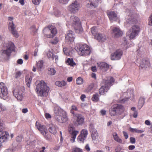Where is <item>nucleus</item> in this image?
Here are the masks:
<instances>
[{"label":"nucleus","mask_w":152,"mask_h":152,"mask_svg":"<svg viewBox=\"0 0 152 152\" xmlns=\"http://www.w3.org/2000/svg\"><path fill=\"white\" fill-rule=\"evenodd\" d=\"M54 113L56 120L60 123H65L68 120L66 112L60 108H55Z\"/></svg>","instance_id":"obj_1"},{"label":"nucleus","mask_w":152,"mask_h":152,"mask_svg":"<svg viewBox=\"0 0 152 152\" xmlns=\"http://www.w3.org/2000/svg\"><path fill=\"white\" fill-rule=\"evenodd\" d=\"M36 91L38 96L46 97L48 95L49 88L44 81L41 80L37 85Z\"/></svg>","instance_id":"obj_2"},{"label":"nucleus","mask_w":152,"mask_h":152,"mask_svg":"<svg viewBox=\"0 0 152 152\" xmlns=\"http://www.w3.org/2000/svg\"><path fill=\"white\" fill-rule=\"evenodd\" d=\"M114 78L111 77H109L106 79H103V83H104L105 86H102L99 89V93L101 95L105 94L109 89V87L112 85V83L114 82Z\"/></svg>","instance_id":"obj_3"},{"label":"nucleus","mask_w":152,"mask_h":152,"mask_svg":"<svg viewBox=\"0 0 152 152\" xmlns=\"http://www.w3.org/2000/svg\"><path fill=\"white\" fill-rule=\"evenodd\" d=\"M125 109L124 107L122 105L115 104L109 110V114L111 116L121 115L124 112Z\"/></svg>","instance_id":"obj_4"},{"label":"nucleus","mask_w":152,"mask_h":152,"mask_svg":"<svg viewBox=\"0 0 152 152\" xmlns=\"http://www.w3.org/2000/svg\"><path fill=\"white\" fill-rule=\"evenodd\" d=\"M5 129V125L0 118V142H1L7 141L10 137L9 134L8 132H2Z\"/></svg>","instance_id":"obj_5"},{"label":"nucleus","mask_w":152,"mask_h":152,"mask_svg":"<svg viewBox=\"0 0 152 152\" xmlns=\"http://www.w3.org/2000/svg\"><path fill=\"white\" fill-rule=\"evenodd\" d=\"M70 19L72 26L74 28L75 32L77 33H81L83 31V29L79 18L76 16H72L71 17Z\"/></svg>","instance_id":"obj_6"},{"label":"nucleus","mask_w":152,"mask_h":152,"mask_svg":"<svg viewBox=\"0 0 152 152\" xmlns=\"http://www.w3.org/2000/svg\"><path fill=\"white\" fill-rule=\"evenodd\" d=\"M77 49L80 52V55L82 56L89 55L91 52L90 47L86 44H80L77 47Z\"/></svg>","instance_id":"obj_7"},{"label":"nucleus","mask_w":152,"mask_h":152,"mask_svg":"<svg viewBox=\"0 0 152 152\" xmlns=\"http://www.w3.org/2000/svg\"><path fill=\"white\" fill-rule=\"evenodd\" d=\"M24 89L21 87H17L13 88V95L18 100L22 101L23 98Z\"/></svg>","instance_id":"obj_8"},{"label":"nucleus","mask_w":152,"mask_h":152,"mask_svg":"<svg viewBox=\"0 0 152 152\" xmlns=\"http://www.w3.org/2000/svg\"><path fill=\"white\" fill-rule=\"evenodd\" d=\"M6 49L2 50V54H4L8 56H10L11 53L14 51L15 49V47L14 44L12 42H9L6 44Z\"/></svg>","instance_id":"obj_9"},{"label":"nucleus","mask_w":152,"mask_h":152,"mask_svg":"<svg viewBox=\"0 0 152 152\" xmlns=\"http://www.w3.org/2000/svg\"><path fill=\"white\" fill-rule=\"evenodd\" d=\"M68 130L70 135V141L72 142H75L77 135L79 133V131L76 130L75 127L72 125L69 126Z\"/></svg>","instance_id":"obj_10"},{"label":"nucleus","mask_w":152,"mask_h":152,"mask_svg":"<svg viewBox=\"0 0 152 152\" xmlns=\"http://www.w3.org/2000/svg\"><path fill=\"white\" fill-rule=\"evenodd\" d=\"M140 30V28L138 25H134L133 26L129 31L130 33L129 36L130 39H133L137 36Z\"/></svg>","instance_id":"obj_11"},{"label":"nucleus","mask_w":152,"mask_h":152,"mask_svg":"<svg viewBox=\"0 0 152 152\" xmlns=\"http://www.w3.org/2000/svg\"><path fill=\"white\" fill-rule=\"evenodd\" d=\"M140 30V28L138 25H134L133 26L129 31L130 33L129 36L130 39H133L137 36Z\"/></svg>","instance_id":"obj_12"},{"label":"nucleus","mask_w":152,"mask_h":152,"mask_svg":"<svg viewBox=\"0 0 152 152\" xmlns=\"http://www.w3.org/2000/svg\"><path fill=\"white\" fill-rule=\"evenodd\" d=\"M79 3L75 0L68 7V10L71 13H75L78 12L80 8Z\"/></svg>","instance_id":"obj_13"},{"label":"nucleus","mask_w":152,"mask_h":152,"mask_svg":"<svg viewBox=\"0 0 152 152\" xmlns=\"http://www.w3.org/2000/svg\"><path fill=\"white\" fill-rule=\"evenodd\" d=\"M123 52L121 49L117 50L114 52L112 53L110 56L112 60H120L122 56Z\"/></svg>","instance_id":"obj_14"},{"label":"nucleus","mask_w":152,"mask_h":152,"mask_svg":"<svg viewBox=\"0 0 152 152\" xmlns=\"http://www.w3.org/2000/svg\"><path fill=\"white\" fill-rule=\"evenodd\" d=\"M0 91L1 93L0 94V96L4 99L7 97L8 91L7 87L5 86L4 84L2 82L0 83Z\"/></svg>","instance_id":"obj_15"},{"label":"nucleus","mask_w":152,"mask_h":152,"mask_svg":"<svg viewBox=\"0 0 152 152\" xmlns=\"http://www.w3.org/2000/svg\"><path fill=\"white\" fill-rule=\"evenodd\" d=\"M88 134V131L87 129H83L80 131V133L78 136V140L81 142H83L86 139Z\"/></svg>","instance_id":"obj_16"},{"label":"nucleus","mask_w":152,"mask_h":152,"mask_svg":"<svg viewBox=\"0 0 152 152\" xmlns=\"http://www.w3.org/2000/svg\"><path fill=\"white\" fill-rule=\"evenodd\" d=\"M107 15L110 20L112 22L117 21L118 19L117 14L113 11H108L107 12Z\"/></svg>","instance_id":"obj_17"},{"label":"nucleus","mask_w":152,"mask_h":152,"mask_svg":"<svg viewBox=\"0 0 152 152\" xmlns=\"http://www.w3.org/2000/svg\"><path fill=\"white\" fill-rule=\"evenodd\" d=\"M15 28L12 21H11L9 23L8 26V29L11 31L12 34L14 36L18 38V34L17 31L15 29Z\"/></svg>","instance_id":"obj_18"},{"label":"nucleus","mask_w":152,"mask_h":152,"mask_svg":"<svg viewBox=\"0 0 152 152\" xmlns=\"http://www.w3.org/2000/svg\"><path fill=\"white\" fill-rule=\"evenodd\" d=\"M97 64L98 67L103 72L108 70L109 68V65L105 62L99 63Z\"/></svg>","instance_id":"obj_19"},{"label":"nucleus","mask_w":152,"mask_h":152,"mask_svg":"<svg viewBox=\"0 0 152 152\" xmlns=\"http://www.w3.org/2000/svg\"><path fill=\"white\" fill-rule=\"evenodd\" d=\"M112 31L114 34L115 37L118 38L122 35V32L118 27H113L112 28Z\"/></svg>","instance_id":"obj_20"},{"label":"nucleus","mask_w":152,"mask_h":152,"mask_svg":"<svg viewBox=\"0 0 152 152\" xmlns=\"http://www.w3.org/2000/svg\"><path fill=\"white\" fill-rule=\"evenodd\" d=\"M77 119L74 123L75 125H82L84 122V119L83 116L80 114H78L76 116Z\"/></svg>","instance_id":"obj_21"},{"label":"nucleus","mask_w":152,"mask_h":152,"mask_svg":"<svg viewBox=\"0 0 152 152\" xmlns=\"http://www.w3.org/2000/svg\"><path fill=\"white\" fill-rule=\"evenodd\" d=\"M36 126L39 130L43 135H44V133L47 131L46 126H45L42 125L37 122L36 123Z\"/></svg>","instance_id":"obj_22"},{"label":"nucleus","mask_w":152,"mask_h":152,"mask_svg":"<svg viewBox=\"0 0 152 152\" xmlns=\"http://www.w3.org/2000/svg\"><path fill=\"white\" fill-rule=\"evenodd\" d=\"M150 65L149 59L148 58H143L140 63V66L142 68H147Z\"/></svg>","instance_id":"obj_23"},{"label":"nucleus","mask_w":152,"mask_h":152,"mask_svg":"<svg viewBox=\"0 0 152 152\" xmlns=\"http://www.w3.org/2000/svg\"><path fill=\"white\" fill-rule=\"evenodd\" d=\"M57 130L58 127L56 125L53 124L49 125L48 130L49 132L51 134H56L57 133Z\"/></svg>","instance_id":"obj_24"},{"label":"nucleus","mask_w":152,"mask_h":152,"mask_svg":"<svg viewBox=\"0 0 152 152\" xmlns=\"http://www.w3.org/2000/svg\"><path fill=\"white\" fill-rule=\"evenodd\" d=\"M99 42H104L106 40V36L102 34L98 33L94 37Z\"/></svg>","instance_id":"obj_25"},{"label":"nucleus","mask_w":152,"mask_h":152,"mask_svg":"<svg viewBox=\"0 0 152 152\" xmlns=\"http://www.w3.org/2000/svg\"><path fill=\"white\" fill-rule=\"evenodd\" d=\"M66 39L69 41H73L75 38L74 37L73 32L71 30H69L65 36Z\"/></svg>","instance_id":"obj_26"},{"label":"nucleus","mask_w":152,"mask_h":152,"mask_svg":"<svg viewBox=\"0 0 152 152\" xmlns=\"http://www.w3.org/2000/svg\"><path fill=\"white\" fill-rule=\"evenodd\" d=\"M43 32L45 36L48 38H51L53 37V35L50 34V31L48 26L45 28L43 30Z\"/></svg>","instance_id":"obj_27"},{"label":"nucleus","mask_w":152,"mask_h":152,"mask_svg":"<svg viewBox=\"0 0 152 152\" xmlns=\"http://www.w3.org/2000/svg\"><path fill=\"white\" fill-rule=\"evenodd\" d=\"M99 1L98 0H95L92 2L91 1L89 3H88L87 4V7L89 8H95L96 7Z\"/></svg>","instance_id":"obj_28"},{"label":"nucleus","mask_w":152,"mask_h":152,"mask_svg":"<svg viewBox=\"0 0 152 152\" xmlns=\"http://www.w3.org/2000/svg\"><path fill=\"white\" fill-rule=\"evenodd\" d=\"M90 131L91 133V135L93 140H95L98 137V133L96 129H91Z\"/></svg>","instance_id":"obj_29"},{"label":"nucleus","mask_w":152,"mask_h":152,"mask_svg":"<svg viewBox=\"0 0 152 152\" xmlns=\"http://www.w3.org/2000/svg\"><path fill=\"white\" fill-rule=\"evenodd\" d=\"M44 62L43 61L40 60L36 64V66L38 71H41L42 69L43 68Z\"/></svg>","instance_id":"obj_30"},{"label":"nucleus","mask_w":152,"mask_h":152,"mask_svg":"<svg viewBox=\"0 0 152 152\" xmlns=\"http://www.w3.org/2000/svg\"><path fill=\"white\" fill-rule=\"evenodd\" d=\"M48 27L49 28L50 31V34L51 33V35H53V37L54 35L56 34L57 31L56 29L54 26H49Z\"/></svg>","instance_id":"obj_31"},{"label":"nucleus","mask_w":152,"mask_h":152,"mask_svg":"<svg viewBox=\"0 0 152 152\" xmlns=\"http://www.w3.org/2000/svg\"><path fill=\"white\" fill-rule=\"evenodd\" d=\"M32 80L31 77L29 75H27L25 77V81L28 87L30 86L31 82Z\"/></svg>","instance_id":"obj_32"},{"label":"nucleus","mask_w":152,"mask_h":152,"mask_svg":"<svg viewBox=\"0 0 152 152\" xmlns=\"http://www.w3.org/2000/svg\"><path fill=\"white\" fill-rule=\"evenodd\" d=\"M113 135L114 139L115 141L119 143H121L122 142V140L119 138L116 133H113Z\"/></svg>","instance_id":"obj_33"},{"label":"nucleus","mask_w":152,"mask_h":152,"mask_svg":"<svg viewBox=\"0 0 152 152\" xmlns=\"http://www.w3.org/2000/svg\"><path fill=\"white\" fill-rule=\"evenodd\" d=\"M55 84L56 86L59 87H62L63 86H66V83L64 80L61 81H57L56 82Z\"/></svg>","instance_id":"obj_34"},{"label":"nucleus","mask_w":152,"mask_h":152,"mask_svg":"<svg viewBox=\"0 0 152 152\" xmlns=\"http://www.w3.org/2000/svg\"><path fill=\"white\" fill-rule=\"evenodd\" d=\"M145 102V99L143 98H140L139 101L138 107L140 109L143 106Z\"/></svg>","instance_id":"obj_35"},{"label":"nucleus","mask_w":152,"mask_h":152,"mask_svg":"<svg viewBox=\"0 0 152 152\" xmlns=\"http://www.w3.org/2000/svg\"><path fill=\"white\" fill-rule=\"evenodd\" d=\"M91 31L94 37L98 33H97V28L95 26H94L91 28Z\"/></svg>","instance_id":"obj_36"},{"label":"nucleus","mask_w":152,"mask_h":152,"mask_svg":"<svg viewBox=\"0 0 152 152\" xmlns=\"http://www.w3.org/2000/svg\"><path fill=\"white\" fill-rule=\"evenodd\" d=\"M47 56L50 59L53 60L54 58V55L53 53L50 51L48 52L47 54Z\"/></svg>","instance_id":"obj_37"},{"label":"nucleus","mask_w":152,"mask_h":152,"mask_svg":"<svg viewBox=\"0 0 152 152\" xmlns=\"http://www.w3.org/2000/svg\"><path fill=\"white\" fill-rule=\"evenodd\" d=\"M43 135L44 136L45 138L48 140H50L51 139V136L48 133L47 131L44 133V135Z\"/></svg>","instance_id":"obj_38"},{"label":"nucleus","mask_w":152,"mask_h":152,"mask_svg":"<svg viewBox=\"0 0 152 152\" xmlns=\"http://www.w3.org/2000/svg\"><path fill=\"white\" fill-rule=\"evenodd\" d=\"M56 72V71L53 68H50L48 69V74L51 75H54Z\"/></svg>","instance_id":"obj_39"},{"label":"nucleus","mask_w":152,"mask_h":152,"mask_svg":"<svg viewBox=\"0 0 152 152\" xmlns=\"http://www.w3.org/2000/svg\"><path fill=\"white\" fill-rule=\"evenodd\" d=\"M54 14L56 17H59L63 15V12L59 10H56L54 11Z\"/></svg>","instance_id":"obj_40"},{"label":"nucleus","mask_w":152,"mask_h":152,"mask_svg":"<svg viewBox=\"0 0 152 152\" xmlns=\"http://www.w3.org/2000/svg\"><path fill=\"white\" fill-rule=\"evenodd\" d=\"M94 86V83H91L88 86L87 88L86 89V91L87 92H89L91 91L93 89Z\"/></svg>","instance_id":"obj_41"},{"label":"nucleus","mask_w":152,"mask_h":152,"mask_svg":"<svg viewBox=\"0 0 152 152\" xmlns=\"http://www.w3.org/2000/svg\"><path fill=\"white\" fill-rule=\"evenodd\" d=\"M92 100L93 101L97 102L99 100V94L98 93H96L93 95V97L92 98Z\"/></svg>","instance_id":"obj_42"},{"label":"nucleus","mask_w":152,"mask_h":152,"mask_svg":"<svg viewBox=\"0 0 152 152\" xmlns=\"http://www.w3.org/2000/svg\"><path fill=\"white\" fill-rule=\"evenodd\" d=\"M67 63H68V64L71 66H73L74 65H75V64L74 62L73 59H70L68 58L66 61Z\"/></svg>","instance_id":"obj_43"},{"label":"nucleus","mask_w":152,"mask_h":152,"mask_svg":"<svg viewBox=\"0 0 152 152\" xmlns=\"http://www.w3.org/2000/svg\"><path fill=\"white\" fill-rule=\"evenodd\" d=\"M76 83L78 85H81L83 83V80L81 77H78L76 80Z\"/></svg>","instance_id":"obj_44"},{"label":"nucleus","mask_w":152,"mask_h":152,"mask_svg":"<svg viewBox=\"0 0 152 152\" xmlns=\"http://www.w3.org/2000/svg\"><path fill=\"white\" fill-rule=\"evenodd\" d=\"M64 52L66 56H69L70 55V50L67 48H64Z\"/></svg>","instance_id":"obj_45"},{"label":"nucleus","mask_w":152,"mask_h":152,"mask_svg":"<svg viewBox=\"0 0 152 152\" xmlns=\"http://www.w3.org/2000/svg\"><path fill=\"white\" fill-rule=\"evenodd\" d=\"M22 72L20 71H18L15 73V77L16 78H18L21 75Z\"/></svg>","instance_id":"obj_46"},{"label":"nucleus","mask_w":152,"mask_h":152,"mask_svg":"<svg viewBox=\"0 0 152 152\" xmlns=\"http://www.w3.org/2000/svg\"><path fill=\"white\" fill-rule=\"evenodd\" d=\"M72 152H83L82 150L80 148H74L72 151Z\"/></svg>","instance_id":"obj_47"},{"label":"nucleus","mask_w":152,"mask_h":152,"mask_svg":"<svg viewBox=\"0 0 152 152\" xmlns=\"http://www.w3.org/2000/svg\"><path fill=\"white\" fill-rule=\"evenodd\" d=\"M59 3L64 4H67L70 0H57Z\"/></svg>","instance_id":"obj_48"},{"label":"nucleus","mask_w":152,"mask_h":152,"mask_svg":"<svg viewBox=\"0 0 152 152\" xmlns=\"http://www.w3.org/2000/svg\"><path fill=\"white\" fill-rule=\"evenodd\" d=\"M58 42V39L57 37H55L54 39L50 42V43L53 44H56Z\"/></svg>","instance_id":"obj_49"},{"label":"nucleus","mask_w":152,"mask_h":152,"mask_svg":"<svg viewBox=\"0 0 152 152\" xmlns=\"http://www.w3.org/2000/svg\"><path fill=\"white\" fill-rule=\"evenodd\" d=\"M40 1V0H32L33 3L35 5H38Z\"/></svg>","instance_id":"obj_50"},{"label":"nucleus","mask_w":152,"mask_h":152,"mask_svg":"<svg viewBox=\"0 0 152 152\" xmlns=\"http://www.w3.org/2000/svg\"><path fill=\"white\" fill-rule=\"evenodd\" d=\"M135 139L132 137H131L130 138V142L132 144H134L135 143Z\"/></svg>","instance_id":"obj_51"},{"label":"nucleus","mask_w":152,"mask_h":152,"mask_svg":"<svg viewBox=\"0 0 152 152\" xmlns=\"http://www.w3.org/2000/svg\"><path fill=\"white\" fill-rule=\"evenodd\" d=\"M45 116L47 119L50 118H51V115L48 113H45Z\"/></svg>","instance_id":"obj_52"},{"label":"nucleus","mask_w":152,"mask_h":152,"mask_svg":"<svg viewBox=\"0 0 152 152\" xmlns=\"http://www.w3.org/2000/svg\"><path fill=\"white\" fill-rule=\"evenodd\" d=\"M5 109V107L0 103V111H4Z\"/></svg>","instance_id":"obj_53"},{"label":"nucleus","mask_w":152,"mask_h":152,"mask_svg":"<svg viewBox=\"0 0 152 152\" xmlns=\"http://www.w3.org/2000/svg\"><path fill=\"white\" fill-rule=\"evenodd\" d=\"M123 134L124 136L126 139H127L128 138V135L127 133L125 131L123 132Z\"/></svg>","instance_id":"obj_54"},{"label":"nucleus","mask_w":152,"mask_h":152,"mask_svg":"<svg viewBox=\"0 0 152 152\" xmlns=\"http://www.w3.org/2000/svg\"><path fill=\"white\" fill-rule=\"evenodd\" d=\"M86 98V96L85 94H82L80 97V99L82 102H84L85 101V98Z\"/></svg>","instance_id":"obj_55"},{"label":"nucleus","mask_w":152,"mask_h":152,"mask_svg":"<svg viewBox=\"0 0 152 152\" xmlns=\"http://www.w3.org/2000/svg\"><path fill=\"white\" fill-rule=\"evenodd\" d=\"M85 148L86 150L87 151H90V148L88 144H87L85 146Z\"/></svg>","instance_id":"obj_56"},{"label":"nucleus","mask_w":152,"mask_h":152,"mask_svg":"<svg viewBox=\"0 0 152 152\" xmlns=\"http://www.w3.org/2000/svg\"><path fill=\"white\" fill-rule=\"evenodd\" d=\"M128 98H124L122 99L121 101L120 102L121 103H124L128 101Z\"/></svg>","instance_id":"obj_57"},{"label":"nucleus","mask_w":152,"mask_h":152,"mask_svg":"<svg viewBox=\"0 0 152 152\" xmlns=\"http://www.w3.org/2000/svg\"><path fill=\"white\" fill-rule=\"evenodd\" d=\"M16 139L17 141L18 142H21L22 141V139L21 137L19 136H17L16 137Z\"/></svg>","instance_id":"obj_58"},{"label":"nucleus","mask_w":152,"mask_h":152,"mask_svg":"<svg viewBox=\"0 0 152 152\" xmlns=\"http://www.w3.org/2000/svg\"><path fill=\"white\" fill-rule=\"evenodd\" d=\"M23 61L22 59H19L17 61V63L18 64H22L23 63Z\"/></svg>","instance_id":"obj_59"},{"label":"nucleus","mask_w":152,"mask_h":152,"mask_svg":"<svg viewBox=\"0 0 152 152\" xmlns=\"http://www.w3.org/2000/svg\"><path fill=\"white\" fill-rule=\"evenodd\" d=\"M30 29L32 31H35L36 29V26L34 25L32 26L31 27Z\"/></svg>","instance_id":"obj_60"},{"label":"nucleus","mask_w":152,"mask_h":152,"mask_svg":"<svg viewBox=\"0 0 152 152\" xmlns=\"http://www.w3.org/2000/svg\"><path fill=\"white\" fill-rule=\"evenodd\" d=\"M129 149L130 150H132L134 149L135 147L134 145H130L129 146Z\"/></svg>","instance_id":"obj_61"},{"label":"nucleus","mask_w":152,"mask_h":152,"mask_svg":"<svg viewBox=\"0 0 152 152\" xmlns=\"http://www.w3.org/2000/svg\"><path fill=\"white\" fill-rule=\"evenodd\" d=\"M91 69L93 72H96V67L95 66H92L91 68Z\"/></svg>","instance_id":"obj_62"},{"label":"nucleus","mask_w":152,"mask_h":152,"mask_svg":"<svg viewBox=\"0 0 152 152\" xmlns=\"http://www.w3.org/2000/svg\"><path fill=\"white\" fill-rule=\"evenodd\" d=\"M101 113L103 115H104L106 114V111L105 110H102L100 111Z\"/></svg>","instance_id":"obj_63"},{"label":"nucleus","mask_w":152,"mask_h":152,"mask_svg":"<svg viewBox=\"0 0 152 152\" xmlns=\"http://www.w3.org/2000/svg\"><path fill=\"white\" fill-rule=\"evenodd\" d=\"M22 111L23 113H25L28 112V110L27 108H24L22 110Z\"/></svg>","instance_id":"obj_64"}]
</instances>
